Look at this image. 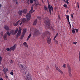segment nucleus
Masks as SVG:
<instances>
[{"label": "nucleus", "instance_id": "052dcab7", "mask_svg": "<svg viewBox=\"0 0 80 80\" xmlns=\"http://www.w3.org/2000/svg\"><path fill=\"white\" fill-rule=\"evenodd\" d=\"M57 38V37L56 36H55L54 38Z\"/></svg>", "mask_w": 80, "mask_h": 80}, {"label": "nucleus", "instance_id": "0e129e2a", "mask_svg": "<svg viewBox=\"0 0 80 80\" xmlns=\"http://www.w3.org/2000/svg\"><path fill=\"white\" fill-rule=\"evenodd\" d=\"M1 63H2V61H0V65H1Z\"/></svg>", "mask_w": 80, "mask_h": 80}, {"label": "nucleus", "instance_id": "13d9d810", "mask_svg": "<svg viewBox=\"0 0 80 80\" xmlns=\"http://www.w3.org/2000/svg\"><path fill=\"white\" fill-rule=\"evenodd\" d=\"M79 57H80V52H79Z\"/></svg>", "mask_w": 80, "mask_h": 80}, {"label": "nucleus", "instance_id": "f8f14e48", "mask_svg": "<svg viewBox=\"0 0 80 80\" xmlns=\"http://www.w3.org/2000/svg\"><path fill=\"white\" fill-rule=\"evenodd\" d=\"M18 67L20 69H23V65L22 64H20L18 65Z\"/></svg>", "mask_w": 80, "mask_h": 80}, {"label": "nucleus", "instance_id": "4be33fe9", "mask_svg": "<svg viewBox=\"0 0 80 80\" xmlns=\"http://www.w3.org/2000/svg\"><path fill=\"white\" fill-rule=\"evenodd\" d=\"M31 35H32V34H30L29 35L28 37V38H27V39L26 40L27 41H28V40H29V39H30V37H31Z\"/></svg>", "mask_w": 80, "mask_h": 80}, {"label": "nucleus", "instance_id": "6e6d98bb", "mask_svg": "<svg viewBox=\"0 0 80 80\" xmlns=\"http://www.w3.org/2000/svg\"><path fill=\"white\" fill-rule=\"evenodd\" d=\"M49 13H50V15H51V11H49Z\"/></svg>", "mask_w": 80, "mask_h": 80}, {"label": "nucleus", "instance_id": "f03ea898", "mask_svg": "<svg viewBox=\"0 0 80 80\" xmlns=\"http://www.w3.org/2000/svg\"><path fill=\"white\" fill-rule=\"evenodd\" d=\"M44 22L46 23L47 28H50V21L48 18V17L45 18L44 19Z\"/></svg>", "mask_w": 80, "mask_h": 80}, {"label": "nucleus", "instance_id": "473e14b6", "mask_svg": "<svg viewBox=\"0 0 80 80\" xmlns=\"http://www.w3.org/2000/svg\"><path fill=\"white\" fill-rule=\"evenodd\" d=\"M21 29H19V30H18V33H21Z\"/></svg>", "mask_w": 80, "mask_h": 80}, {"label": "nucleus", "instance_id": "de8ad7c7", "mask_svg": "<svg viewBox=\"0 0 80 80\" xmlns=\"http://www.w3.org/2000/svg\"><path fill=\"white\" fill-rule=\"evenodd\" d=\"M58 34L57 33V34L55 36L57 37H58Z\"/></svg>", "mask_w": 80, "mask_h": 80}, {"label": "nucleus", "instance_id": "79ce46f5", "mask_svg": "<svg viewBox=\"0 0 80 80\" xmlns=\"http://www.w3.org/2000/svg\"><path fill=\"white\" fill-rule=\"evenodd\" d=\"M27 3L28 4V5H29V3H30V1H29V0H28L27 1Z\"/></svg>", "mask_w": 80, "mask_h": 80}, {"label": "nucleus", "instance_id": "c85d7f7f", "mask_svg": "<svg viewBox=\"0 0 80 80\" xmlns=\"http://www.w3.org/2000/svg\"><path fill=\"white\" fill-rule=\"evenodd\" d=\"M66 17L67 19H69V18H70L69 16L67 15H66Z\"/></svg>", "mask_w": 80, "mask_h": 80}, {"label": "nucleus", "instance_id": "49530a36", "mask_svg": "<svg viewBox=\"0 0 80 80\" xmlns=\"http://www.w3.org/2000/svg\"><path fill=\"white\" fill-rule=\"evenodd\" d=\"M75 30H76V32H78V29H75Z\"/></svg>", "mask_w": 80, "mask_h": 80}, {"label": "nucleus", "instance_id": "cd10ccee", "mask_svg": "<svg viewBox=\"0 0 80 80\" xmlns=\"http://www.w3.org/2000/svg\"><path fill=\"white\" fill-rule=\"evenodd\" d=\"M6 50H7V51H10V52H11V49L10 48H6Z\"/></svg>", "mask_w": 80, "mask_h": 80}, {"label": "nucleus", "instance_id": "e2e57ef3", "mask_svg": "<svg viewBox=\"0 0 80 80\" xmlns=\"http://www.w3.org/2000/svg\"><path fill=\"white\" fill-rule=\"evenodd\" d=\"M35 10H34L32 12V13H33V12H35Z\"/></svg>", "mask_w": 80, "mask_h": 80}, {"label": "nucleus", "instance_id": "dca6fc26", "mask_svg": "<svg viewBox=\"0 0 80 80\" xmlns=\"http://www.w3.org/2000/svg\"><path fill=\"white\" fill-rule=\"evenodd\" d=\"M26 32H27V29H23L22 34L25 35V33H26Z\"/></svg>", "mask_w": 80, "mask_h": 80}, {"label": "nucleus", "instance_id": "72a5a7b5", "mask_svg": "<svg viewBox=\"0 0 80 80\" xmlns=\"http://www.w3.org/2000/svg\"><path fill=\"white\" fill-rule=\"evenodd\" d=\"M73 13L71 14V17L72 18H73Z\"/></svg>", "mask_w": 80, "mask_h": 80}, {"label": "nucleus", "instance_id": "8fccbe9b", "mask_svg": "<svg viewBox=\"0 0 80 80\" xmlns=\"http://www.w3.org/2000/svg\"><path fill=\"white\" fill-rule=\"evenodd\" d=\"M69 26L70 27V28H71V29L72 28V27L71 26V24H70V23H69Z\"/></svg>", "mask_w": 80, "mask_h": 80}, {"label": "nucleus", "instance_id": "680f3d73", "mask_svg": "<svg viewBox=\"0 0 80 80\" xmlns=\"http://www.w3.org/2000/svg\"><path fill=\"white\" fill-rule=\"evenodd\" d=\"M57 38V37L56 36H55L54 38Z\"/></svg>", "mask_w": 80, "mask_h": 80}, {"label": "nucleus", "instance_id": "2f4dec72", "mask_svg": "<svg viewBox=\"0 0 80 80\" xmlns=\"http://www.w3.org/2000/svg\"><path fill=\"white\" fill-rule=\"evenodd\" d=\"M30 3H31L32 4L33 3V0H30Z\"/></svg>", "mask_w": 80, "mask_h": 80}, {"label": "nucleus", "instance_id": "4c0bfd02", "mask_svg": "<svg viewBox=\"0 0 80 80\" xmlns=\"http://www.w3.org/2000/svg\"><path fill=\"white\" fill-rule=\"evenodd\" d=\"M73 43L74 45H77V42H73Z\"/></svg>", "mask_w": 80, "mask_h": 80}, {"label": "nucleus", "instance_id": "423d86ee", "mask_svg": "<svg viewBox=\"0 0 80 80\" xmlns=\"http://www.w3.org/2000/svg\"><path fill=\"white\" fill-rule=\"evenodd\" d=\"M67 67L68 69L69 76L71 77H72V74H71V68L70 67V65L68 64H67Z\"/></svg>", "mask_w": 80, "mask_h": 80}, {"label": "nucleus", "instance_id": "c9c22d12", "mask_svg": "<svg viewBox=\"0 0 80 80\" xmlns=\"http://www.w3.org/2000/svg\"><path fill=\"white\" fill-rule=\"evenodd\" d=\"M46 69L47 70H49V67H48V66H47Z\"/></svg>", "mask_w": 80, "mask_h": 80}, {"label": "nucleus", "instance_id": "a18cd8bd", "mask_svg": "<svg viewBox=\"0 0 80 80\" xmlns=\"http://www.w3.org/2000/svg\"><path fill=\"white\" fill-rule=\"evenodd\" d=\"M11 61L10 62V63H13V61L12 60H11Z\"/></svg>", "mask_w": 80, "mask_h": 80}, {"label": "nucleus", "instance_id": "20e7f679", "mask_svg": "<svg viewBox=\"0 0 80 80\" xmlns=\"http://www.w3.org/2000/svg\"><path fill=\"white\" fill-rule=\"evenodd\" d=\"M31 77L32 76L31 75V74L28 73L26 75L25 79L26 80H32V78Z\"/></svg>", "mask_w": 80, "mask_h": 80}, {"label": "nucleus", "instance_id": "5701e85b", "mask_svg": "<svg viewBox=\"0 0 80 80\" xmlns=\"http://www.w3.org/2000/svg\"><path fill=\"white\" fill-rule=\"evenodd\" d=\"M24 36H25V34H22V35L20 38L21 40H22L23 39V37H24Z\"/></svg>", "mask_w": 80, "mask_h": 80}, {"label": "nucleus", "instance_id": "0eeeda50", "mask_svg": "<svg viewBox=\"0 0 80 80\" xmlns=\"http://www.w3.org/2000/svg\"><path fill=\"white\" fill-rule=\"evenodd\" d=\"M47 42L48 44H50L51 43V39L50 38V36H48L47 38Z\"/></svg>", "mask_w": 80, "mask_h": 80}, {"label": "nucleus", "instance_id": "f257e3e1", "mask_svg": "<svg viewBox=\"0 0 80 80\" xmlns=\"http://www.w3.org/2000/svg\"><path fill=\"white\" fill-rule=\"evenodd\" d=\"M26 18H23L22 19V21L24 23H27L28 21L30 20L31 18V15L30 13H27L26 16Z\"/></svg>", "mask_w": 80, "mask_h": 80}, {"label": "nucleus", "instance_id": "39448f33", "mask_svg": "<svg viewBox=\"0 0 80 80\" xmlns=\"http://www.w3.org/2000/svg\"><path fill=\"white\" fill-rule=\"evenodd\" d=\"M17 32H18V28H17L16 29V30L15 31L12 30L10 31V34L11 35H16L17 33Z\"/></svg>", "mask_w": 80, "mask_h": 80}, {"label": "nucleus", "instance_id": "f704fd0d", "mask_svg": "<svg viewBox=\"0 0 80 80\" xmlns=\"http://www.w3.org/2000/svg\"><path fill=\"white\" fill-rule=\"evenodd\" d=\"M72 33H75V29H73V30H72Z\"/></svg>", "mask_w": 80, "mask_h": 80}, {"label": "nucleus", "instance_id": "69168bd1", "mask_svg": "<svg viewBox=\"0 0 80 80\" xmlns=\"http://www.w3.org/2000/svg\"><path fill=\"white\" fill-rule=\"evenodd\" d=\"M0 7H2V4H0Z\"/></svg>", "mask_w": 80, "mask_h": 80}, {"label": "nucleus", "instance_id": "37998d69", "mask_svg": "<svg viewBox=\"0 0 80 80\" xmlns=\"http://www.w3.org/2000/svg\"><path fill=\"white\" fill-rule=\"evenodd\" d=\"M5 77L6 78H7V79H8V76L6 75H5Z\"/></svg>", "mask_w": 80, "mask_h": 80}, {"label": "nucleus", "instance_id": "c03bdc74", "mask_svg": "<svg viewBox=\"0 0 80 80\" xmlns=\"http://www.w3.org/2000/svg\"><path fill=\"white\" fill-rule=\"evenodd\" d=\"M55 42L56 43H58V41H57V40H55Z\"/></svg>", "mask_w": 80, "mask_h": 80}, {"label": "nucleus", "instance_id": "3c124183", "mask_svg": "<svg viewBox=\"0 0 80 80\" xmlns=\"http://www.w3.org/2000/svg\"><path fill=\"white\" fill-rule=\"evenodd\" d=\"M22 23H23L21 22V23H20L19 25H22Z\"/></svg>", "mask_w": 80, "mask_h": 80}, {"label": "nucleus", "instance_id": "a878e982", "mask_svg": "<svg viewBox=\"0 0 80 80\" xmlns=\"http://www.w3.org/2000/svg\"><path fill=\"white\" fill-rule=\"evenodd\" d=\"M63 7H65V8H68V7L67 6V4H64L63 5Z\"/></svg>", "mask_w": 80, "mask_h": 80}, {"label": "nucleus", "instance_id": "5fc2aeb1", "mask_svg": "<svg viewBox=\"0 0 80 80\" xmlns=\"http://www.w3.org/2000/svg\"><path fill=\"white\" fill-rule=\"evenodd\" d=\"M67 20L68 22H70V21H69V19H67Z\"/></svg>", "mask_w": 80, "mask_h": 80}, {"label": "nucleus", "instance_id": "ea45409f", "mask_svg": "<svg viewBox=\"0 0 80 80\" xmlns=\"http://www.w3.org/2000/svg\"><path fill=\"white\" fill-rule=\"evenodd\" d=\"M10 74H11V75H13V72H11Z\"/></svg>", "mask_w": 80, "mask_h": 80}, {"label": "nucleus", "instance_id": "9d476101", "mask_svg": "<svg viewBox=\"0 0 80 80\" xmlns=\"http://www.w3.org/2000/svg\"><path fill=\"white\" fill-rule=\"evenodd\" d=\"M55 67L57 70L60 73H61L62 74H63V72L59 68H58L57 66H55Z\"/></svg>", "mask_w": 80, "mask_h": 80}, {"label": "nucleus", "instance_id": "9b49d317", "mask_svg": "<svg viewBox=\"0 0 80 80\" xmlns=\"http://www.w3.org/2000/svg\"><path fill=\"white\" fill-rule=\"evenodd\" d=\"M4 28L5 29V30H10V29L9 28V27L8 26L5 25L4 27Z\"/></svg>", "mask_w": 80, "mask_h": 80}, {"label": "nucleus", "instance_id": "6ab92c4d", "mask_svg": "<svg viewBox=\"0 0 80 80\" xmlns=\"http://www.w3.org/2000/svg\"><path fill=\"white\" fill-rule=\"evenodd\" d=\"M27 9H24L22 11V13H24V14H26V13H27Z\"/></svg>", "mask_w": 80, "mask_h": 80}, {"label": "nucleus", "instance_id": "338daca9", "mask_svg": "<svg viewBox=\"0 0 80 80\" xmlns=\"http://www.w3.org/2000/svg\"><path fill=\"white\" fill-rule=\"evenodd\" d=\"M79 62H80V57H79Z\"/></svg>", "mask_w": 80, "mask_h": 80}, {"label": "nucleus", "instance_id": "1a4fd4ad", "mask_svg": "<svg viewBox=\"0 0 80 80\" xmlns=\"http://www.w3.org/2000/svg\"><path fill=\"white\" fill-rule=\"evenodd\" d=\"M34 34L35 35H39V34H40L39 31L37 29H35Z\"/></svg>", "mask_w": 80, "mask_h": 80}, {"label": "nucleus", "instance_id": "7ed1b4c3", "mask_svg": "<svg viewBox=\"0 0 80 80\" xmlns=\"http://www.w3.org/2000/svg\"><path fill=\"white\" fill-rule=\"evenodd\" d=\"M8 35L9 36V37H10V32H9V31H7V32L5 33V34L3 36L4 40H7V36Z\"/></svg>", "mask_w": 80, "mask_h": 80}, {"label": "nucleus", "instance_id": "f3484780", "mask_svg": "<svg viewBox=\"0 0 80 80\" xmlns=\"http://www.w3.org/2000/svg\"><path fill=\"white\" fill-rule=\"evenodd\" d=\"M20 22V20H18V21H17L15 24H14L13 25L14 26H15V27H17V25H18V23H19V22Z\"/></svg>", "mask_w": 80, "mask_h": 80}, {"label": "nucleus", "instance_id": "bf43d9fd", "mask_svg": "<svg viewBox=\"0 0 80 80\" xmlns=\"http://www.w3.org/2000/svg\"><path fill=\"white\" fill-rule=\"evenodd\" d=\"M38 18H39V19H41V17H38Z\"/></svg>", "mask_w": 80, "mask_h": 80}, {"label": "nucleus", "instance_id": "09e8293b", "mask_svg": "<svg viewBox=\"0 0 80 80\" xmlns=\"http://www.w3.org/2000/svg\"><path fill=\"white\" fill-rule=\"evenodd\" d=\"M15 2L16 4H18V2L17 1H16Z\"/></svg>", "mask_w": 80, "mask_h": 80}, {"label": "nucleus", "instance_id": "393cba45", "mask_svg": "<svg viewBox=\"0 0 80 80\" xmlns=\"http://www.w3.org/2000/svg\"><path fill=\"white\" fill-rule=\"evenodd\" d=\"M2 71L4 72V74H5L6 73H7V71H6V69L5 68H4L2 70Z\"/></svg>", "mask_w": 80, "mask_h": 80}, {"label": "nucleus", "instance_id": "c756f323", "mask_svg": "<svg viewBox=\"0 0 80 80\" xmlns=\"http://www.w3.org/2000/svg\"><path fill=\"white\" fill-rule=\"evenodd\" d=\"M69 1V0H66V2H66V3H67V4H68L69 3V2H68V1Z\"/></svg>", "mask_w": 80, "mask_h": 80}, {"label": "nucleus", "instance_id": "7c9ffc66", "mask_svg": "<svg viewBox=\"0 0 80 80\" xmlns=\"http://www.w3.org/2000/svg\"><path fill=\"white\" fill-rule=\"evenodd\" d=\"M3 32H1V33L0 34V35L2 36H2H3Z\"/></svg>", "mask_w": 80, "mask_h": 80}, {"label": "nucleus", "instance_id": "e433bc0d", "mask_svg": "<svg viewBox=\"0 0 80 80\" xmlns=\"http://www.w3.org/2000/svg\"><path fill=\"white\" fill-rule=\"evenodd\" d=\"M2 57L0 56V62H2Z\"/></svg>", "mask_w": 80, "mask_h": 80}, {"label": "nucleus", "instance_id": "774afa93", "mask_svg": "<svg viewBox=\"0 0 80 80\" xmlns=\"http://www.w3.org/2000/svg\"><path fill=\"white\" fill-rule=\"evenodd\" d=\"M63 1H64V2H66L65 0H63Z\"/></svg>", "mask_w": 80, "mask_h": 80}, {"label": "nucleus", "instance_id": "b1692460", "mask_svg": "<svg viewBox=\"0 0 80 80\" xmlns=\"http://www.w3.org/2000/svg\"><path fill=\"white\" fill-rule=\"evenodd\" d=\"M44 9L46 11H47V10H48V8L47 7V6H44Z\"/></svg>", "mask_w": 80, "mask_h": 80}, {"label": "nucleus", "instance_id": "a211bd4d", "mask_svg": "<svg viewBox=\"0 0 80 80\" xmlns=\"http://www.w3.org/2000/svg\"><path fill=\"white\" fill-rule=\"evenodd\" d=\"M23 44L26 47H27V48H28V44H27V43H26V42H25L23 43Z\"/></svg>", "mask_w": 80, "mask_h": 80}, {"label": "nucleus", "instance_id": "864d4df0", "mask_svg": "<svg viewBox=\"0 0 80 80\" xmlns=\"http://www.w3.org/2000/svg\"><path fill=\"white\" fill-rule=\"evenodd\" d=\"M6 71L7 72H8V69L6 68Z\"/></svg>", "mask_w": 80, "mask_h": 80}, {"label": "nucleus", "instance_id": "2eb2a0df", "mask_svg": "<svg viewBox=\"0 0 80 80\" xmlns=\"http://www.w3.org/2000/svg\"><path fill=\"white\" fill-rule=\"evenodd\" d=\"M33 7H32L31 8V10L29 12L30 13H29L30 14L31 13H33Z\"/></svg>", "mask_w": 80, "mask_h": 80}, {"label": "nucleus", "instance_id": "4468645a", "mask_svg": "<svg viewBox=\"0 0 80 80\" xmlns=\"http://www.w3.org/2000/svg\"><path fill=\"white\" fill-rule=\"evenodd\" d=\"M48 7L49 11H51L52 9V8H51V6L50 5V4H48Z\"/></svg>", "mask_w": 80, "mask_h": 80}, {"label": "nucleus", "instance_id": "603ef678", "mask_svg": "<svg viewBox=\"0 0 80 80\" xmlns=\"http://www.w3.org/2000/svg\"><path fill=\"white\" fill-rule=\"evenodd\" d=\"M78 8H79V5H78Z\"/></svg>", "mask_w": 80, "mask_h": 80}, {"label": "nucleus", "instance_id": "6e6552de", "mask_svg": "<svg viewBox=\"0 0 80 80\" xmlns=\"http://www.w3.org/2000/svg\"><path fill=\"white\" fill-rule=\"evenodd\" d=\"M17 47V44H15L14 46L10 48L11 51L12 50V51H14L15 49Z\"/></svg>", "mask_w": 80, "mask_h": 80}, {"label": "nucleus", "instance_id": "412c9836", "mask_svg": "<svg viewBox=\"0 0 80 80\" xmlns=\"http://www.w3.org/2000/svg\"><path fill=\"white\" fill-rule=\"evenodd\" d=\"M37 19H36L35 21L33 22V25H37Z\"/></svg>", "mask_w": 80, "mask_h": 80}, {"label": "nucleus", "instance_id": "58836bf2", "mask_svg": "<svg viewBox=\"0 0 80 80\" xmlns=\"http://www.w3.org/2000/svg\"><path fill=\"white\" fill-rule=\"evenodd\" d=\"M66 65V64H64L62 66V67L63 68H65V67Z\"/></svg>", "mask_w": 80, "mask_h": 80}, {"label": "nucleus", "instance_id": "a19ab883", "mask_svg": "<svg viewBox=\"0 0 80 80\" xmlns=\"http://www.w3.org/2000/svg\"><path fill=\"white\" fill-rule=\"evenodd\" d=\"M51 11H52V12L53 11V7H52V6H51Z\"/></svg>", "mask_w": 80, "mask_h": 80}, {"label": "nucleus", "instance_id": "4d7b16f0", "mask_svg": "<svg viewBox=\"0 0 80 80\" xmlns=\"http://www.w3.org/2000/svg\"><path fill=\"white\" fill-rule=\"evenodd\" d=\"M0 80H3V79L2 78H0Z\"/></svg>", "mask_w": 80, "mask_h": 80}, {"label": "nucleus", "instance_id": "aec40b11", "mask_svg": "<svg viewBox=\"0 0 80 80\" xmlns=\"http://www.w3.org/2000/svg\"><path fill=\"white\" fill-rule=\"evenodd\" d=\"M22 11L21 10H19V11L18 12V13L19 14V15L20 16H22Z\"/></svg>", "mask_w": 80, "mask_h": 80}, {"label": "nucleus", "instance_id": "bb28decb", "mask_svg": "<svg viewBox=\"0 0 80 80\" xmlns=\"http://www.w3.org/2000/svg\"><path fill=\"white\" fill-rule=\"evenodd\" d=\"M20 35H21V33L18 32L17 34V37H19Z\"/></svg>", "mask_w": 80, "mask_h": 80}, {"label": "nucleus", "instance_id": "ddd939ff", "mask_svg": "<svg viewBox=\"0 0 80 80\" xmlns=\"http://www.w3.org/2000/svg\"><path fill=\"white\" fill-rule=\"evenodd\" d=\"M49 34V32L48 31H46V32H45V33H44L42 34V37H45V35L46 36H47V34Z\"/></svg>", "mask_w": 80, "mask_h": 80}]
</instances>
